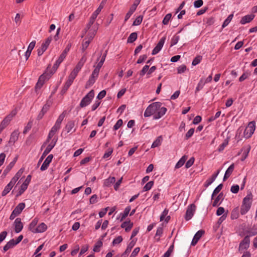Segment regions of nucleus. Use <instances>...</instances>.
Here are the masks:
<instances>
[{
    "label": "nucleus",
    "instance_id": "obj_40",
    "mask_svg": "<svg viewBox=\"0 0 257 257\" xmlns=\"http://www.w3.org/2000/svg\"><path fill=\"white\" fill-rule=\"evenodd\" d=\"M103 7L104 5L102 4V2H101V3L100 4L98 8L92 14L91 16L96 19L98 15L99 14L102 9L103 8Z\"/></svg>",
    "mask_w": 257,
    "mask_h": 257
},
{
    "label": "nucleus",
    "instance_id": "obj_32",
    "mask_svg": "<svg viewBox=\"0 0 257 257\" xmlns=\"http://www.w3.org/2000/svg\"><path fill=\"white\" fill-rule=\"evenodd\" d=\"M16 245L15 240L14 239H12L4 246V251L5 252Z\"/></svg>",
    "mask_w": 257,
    "mask_h": 257
},
{
    "label": "nucleus",
    "instance_id": "obj_52",
    "mask_svg": "<svg viewBox=\"0 0 257 257\" xmlns=\"http://www.w3.org/2000/svg\"><path fill=\"white\" fill-rule=\"evenodd\" d=\"M65 116V112H63L59 116L58 118H57V119L55 123L57 124V125H59L61 126V124L63 120L64 119Z\"/></svg>",
    "mask_w": 257,
    "mask_h": 257
},
{
    "label": "nucleus",
    "instance_id": "obj_14",
    "mask_svg": "<svg viewBox=\"0 0 257 257\" xmlns=\"http://www.w3.org/2000/svg\"><path fill=\"white\" fill-rule=\"evenodd\" d=\"M53 156L52 154L49 155L44 161L42 164L40 170L44 171L47 170L49 166L50 163L52 162Z\"/></svg>",
    "mask_w": 257,
    "mask_h": 257
},
{
    "label": "nucleus",
    "instance_id": "obj_27",
    "mask_svg": "<svg viewBox=\"0 0 257 257\" xmlns=\"http://www.w3.org/2000/svg\"><path fill=\"white\" fill-rule=\"evenodd\" d=\"M95 19H96V18H94L92 16H91L89 21L88 23L87 24L86 27L84 30V33H83V35L81 36L82 38H83L85 34L86 33L87 31L90 28L91 26L93 24Z\"/></svg>",
    "mask_w": 257,
    "mask_h": 257
},
{
    "label": "nucleus",
    "instance_id": "obj_29",
    "mask_svg": "<svg viewBox=\"0 0 257 257\" xmlns=\"http://www.w3.org/2000/svg\"><path fill=\"white\" fill-rule=\"evenodd\" d=\"M131 210V206H127L124 209V210L123 212L120 213L119 214V217L120 218V221H122L129 214L130 211Z\"/></svg>",
    "mask_w": 257,
    "mask_h": 257
},
{
    "label": "nucleus",
    "instance_id": "obj_30",
    "mask_svg": "<svg viewBox=\"0 0 257 257\" xmlns=\"http://www.w3.org/2000/svg\"><path fill=\"white\" fill-rule=\"evenodd\" d=\"M19 135L18 131H15L13 132L11 135L9 143L14 144L18 139Z\"/></svg>",
    "mask_w": 257,
    "mask_h": 257
},
{
    "label": "nucleus",
    "instance_id": "obj_64",
    "mask_svg": "<svg viewBox=\"0 0 257 257\" xmlns=\"http://www.w3.org/2000/svg\"><path fill=\"white\" fill-rule=\"evenodd\" d=\"M194 133V129L193 128H190L187 132V133L186 134V135H185L186 139L187 140L189 138H191L193 136Z\"/></svg>",
    "mask_w": 257,
    "mask_h": 257
},
{
    "label": "nucleus",
    "instance_id": "obj_31",
    "mask_svg": "<svg viewBox=\"0 0 257 257\" xmlns=\"http://www.w3.org/2000/svg\"><path fill=\"white\" fill-rule=\"evenodd\" d=\"M245 232L248 234L247 235H248L249 237L257 234V226L254 225L252 227H250V229L246 230Z\"/></svg>",
    "mask_w": 257,
    "mask_h": 257
},
{
    "label": "nucleus",
    "instance_id": "obj_57",
    "mask_svg": "<svg viewBox=\"0 0 257 257\" xmlns=\"http://www.w3.org/2000/svg\"><path fill=\"white\" fill-rule=\"evenodd\" d=\"M122 120L121 119H118L113 126V130L115 131L117 130L122 125Z\"/></svg>",
    "mask_w": 257,
    "mask_h": 257
},
{
    "label": "nucleus",
    "instance_id": "obj_28",
    "mask_svg": "<svg viewBox=\"0 0 257 257\" xmlns=\"http://www.w3.org/2000/svg\"><path fill=\"white\" fill-rule=\"evenodd\" d=\"M25 207V204L24 203H20L14 209V211L16 213V215H19Z\"/></svg>",
    "mask_w": 257,
    "mask_h": 257
},
{
    "label": "nucleus",
    "instance_id": "obj_24",
    "mask_svg": "<svg viewBox=\"0 0 257 257\" xmlns=\"http://www.w3.org/2000/svg\"><path fill=\"white\" fill-rule=\"evenodd\" d=\"M250 150V147L249 146L243 147L241 150L242 151H243V153L240 159L241 161H244L246 159V158L247 157L248 155Z\"/></svg>",
    "mask_w": 257,
    "mask_h": 257
},
{
    "label": "nucleus",
    "instance_id": "obj_51",
    "mask_svg": "<svg viewBox=\"0 0 257 257\" xmlns=\"http://www.w3.org/2000/svg\"><path fill=\"white\" fill-rule=\"evenodd\" d=\"M202 59V57L200 55L197 56L192 61V65L196 66L200 63Z\"/></svg>",
    "mask_w": 257,
    "mask_h": 257
},
{
    "label": "nucleus",
    "instance_id": "obj_50",
    "mask_svg": "<svg viewBox=\"0 0 257 257\" xmlns=\"http://www.w3.org/2000/svg\"><path fill=\"white\" fill-rule=\"evenodd\" d=\"M91 42V41L88 39H87V38H85L83 40V42L82 43V52H84L85 51V50L87 48V47H88L90 43Z\"/></svg>",
    "mask_w": 257,
    "mask_h": 257
},
{
    "label": "nucleus",
    "instance_id": "obj_23",
    "mask_svg": "<svg viewBox=\"0 0 257 257\" xmlns=\"http://www.w3.org/2000/svg\"><path fill=\"white\" fill-rule=\"evenodd\" d=\"M234 169V165L233 163L231 164L226 170L223 179V181L226 180L229 177V176L231 175Z\"/></svg>",
    "mask_w": 257,
    "mask_h": 257
},
{
    "label": "nucleus",
    "instance_id": "obj_26",
    "mask_svg": "<svg viewBox=\"0 0 257 257\" xmlns=\"http://www.w3.org/2000/svg\"><path fill=\"white\" fill-rule=\"evenodd\" d=\"M73 80L68 77V80L65 82L62 90H61V93L62 94H64L66 93V92L68 89L69 87L71 85L73 82Z\"/></svg>",
    "mask_w": 257,
    "mask_h": 257
},
{
    "label": "nucleus",
    "instance_id": "obj_20",
    "mask_svg": "<svg viewBox=\"0 0 257 257\" xmlns=\"http://www.w3.org/2000/svg\"><path fill=\"white\" fill-rule=\"evenodd\" d=\"M121 227L124 228L126 232L130 231L133 226V223L130 220L124 221L121 224Z\"/></svg>",
    "mask_w": 257,
    "mask_h": 257
},
{
    "label": "nucleus",
    "instance_id": "obj_11",
    "mask_svg": "<svg viewBox=\"0 0 257 257\" xmlns=\"http://www.w3.org/2000/svg\"><path fill=\"white\" fill-rule=\"evenodd\" d=\"M166 38L165 37L161 38L158 43L152 51V54L154 55L158 54L162 49L163 46L165 43Z\"/></svg>",
    "mask_w": 257,
    "mask_h": 257
},
{
    "label": "nucleus",
    "instance_id": "obj_17",
    "mask_svg": "<svg viewBox=\"0 0 257 257\" xmlns=\"http://www.w3.org/2000/svg\"><path fill=\"white\" fill-rule=\"evenodd\" d=\"M204 233V231L202 230L198 231L194 236V237L191 242V245L193 246L195 245Z\"/></svg>",
    "mask_w": 257,
    "mask_h": 257
},
{
    "label": "nucleus",
    "instance_id": "obj_2",
    "mask_svg": "<svg viewBox=\"0 0 257 257\" xmlns=\"http://www.w3.org/2000/svg\"><path fill=\"white\" fill-rule=\"evenodd\" d=\"M252 202V194L249 193L243 199L240 207V213L241 215L245 214L250 209Z\"/></svg>",
    "mask_w": 257,
    "mask_h": 257
},
{
    "label": "nucleus",
    "instance_id": "obj_21",
    "mask_svg": "<svg viewBox=\"0 0 257 257\" xmlns=\"http://www.w3.org/2000/svg\"><path fill=\"white\" fill-rule=\"evenodd\" d=\"M138 5L137 4H133L131 8H130V10L128 12L126 13L125 18H124V22H126L131 17L132 14L135 12L136 11Z\"/></svg>",
    "mask_w": 257,
    "mask_h": 257
},
{
    "label": "nucleus",
    "instance_id": "obj_34",
    "mask_svg": "<svg viewBox=\"0 0 257 257\" xmlns=\"http://www.w3.org/2000/svg\"><path fill=\"white\" fill-rule=\"evenodd\" d=\"M49 108V105L45 104L43 106L41 112L38 115V119H41L42 118L44 114L46 113Z\"/></svg>",
    "mask_w": 257,
    "mask_h": 257
},
{
    "label": "nucleus",
    "instance_id": "obj_38",
    "mask_svg": "<svg viewBox=\"0 0 257 257\" xmlns=\"http://www.w3.org/2000/svg\"><path fill=\"white\" fill-rule=\"evenodd\" d=\"M138 35L136 32L131 33L127 38V42L129 43H132L135 41L137 39Z\"/></svg>",
    "mask_w": 257,
    "mask_h": 257
},
{
    "label": "nucleus",
    "instance_id": "obj_35",
    "mask_svg": "<svg viewBox=\"0 0 257 257\" xmlns=\"http://www.w3.org/2000/svg\"><path fill=\"white\" fill-rule=\"evenodd\" d=\"M115 181V178L114 177H109L107 179H105L104 182V186L106 187L110 186L111 184L114 183Z\"/></svg>",
    "mask_w": 257,
    "mask_h": 257
},
{
    "label": "nucleus",
    "instance_id": "obj_62",
    "mask_svg": "<svg viewBox=\"0 0 257 257\" xmlns=\"http://www.w3.org/2000/svg\"><path fill=\"white\" fill-rule=\"evenodd\" d=\"M113 152V149L112 148H109L108 151L104 153L103 156V159H107L108 158Z\"/></svg>",
    "mask_w": 257,
    "mask_h": 257
},
{
    "label": "nucleus",
    "instance_id": "obj_1",
    "mask_svg": "<svg viewBox=\"0 0 257 257\" xmlns=\"http://www.w3.org/2000/svg\"><path fill=\"white\" fill-rule=\"evenodd\" d=\"M162 104L160 102H155L150 104L144 112V116L148 117L154 115V119L157 120L161 118L165 114L167 110L166 107H162Z\"/></svg>",
    "mask_w": 257,
    "mask_h": 257
},
{
    "label": "nucleus",
    "instance_id": "obj_42",
    "mask_svg": "<svg viewBox=\"0 0 257 257\" xmlns=\"http://www.w3.org/2000/svg\"><path fill=\"white\" fill-rule=\"evenodd\" d=\"M233 17V14L229 15L227 18L224 20L223 24L222 25V28H224L230 23Z\"/></svg>",
    "mask_w": 257,
    "mask_h": 257
},
{
    "label": "nucleus",
    "instance_id": "obj_60",
    "mask_svg": "<svg viewBox=\"0 0 257 257\" xmlns=\"http://www.w3.org/2000/svg\"><path fill=\"white\" fill-rule=\"evenodd\" d=\"M239 189L238 185H234L231 187L230 191L234 194L237 193Z\"/></svg>",
    "mask_w": 257,
    "mask_h": 257
},
{
    "label": "nucleus",
    "instance_id": "obj_13",
    "mask_svg": "<svg viewBox=\"0 0 257 257\" xmlns=\"http://www.w3.org/2000/svg\"><path fill=\"white\" fill-rule=\"evenodd\" d=\"M107 51H106L102 55V56L100 57V60H99V58L97 59V61H99L98 62L96 66L94 68V70L95 72H97L98 73H99V71L101 67L102 66L105 60V58L107 55Z\"/></svg>",
    "mask_w": 257,
    "mask_h": 257
},
{
    "label": "nucleus",
    "instance_id": "obj_58",
    "mask_svg": "<svg viewBox=\"0 0 257 257\" xmlns=\"http://www.w3.org/2000/svg\"><path fill=\"white\" fill-rule=\"evenodd\" d=\"M122 237L121 236H118L117 237L115 238L112 241L113 245H116L117 244L120 243L122 241Z\"/></svg>",
    "mask_w": 257,
    "mask_h": 257
},
{
    "label": "nucleus",
    "instance_id": "obj_19",
    "mask_svg": "<svg viewBox=\"0 0 257 257\" xmlns=\"http://www.w3.org/2000/svg\"><path fill=\"white\" fill-rule=\"evenodd\" d=\"M75 126V121L73 120L68 121L67 123L65 130L67 132V133H69L73 131V132H74L76 131V129L74 128Z\"/></svg>",
    "mask_w": 257,
    "mask_h": 257
},
{
    "label": "nucleus",
    "instance_id": "obj_5",
    "mask_svg": "<svg viewBox=\"0 0 257 257\" xmlns=\"http://www.w3.org/2000/svg\"><path fill=\"white\" fill-rule=\"evenodd\" d=\"M255 130V122L253 121L249 122L244 131V137L246 139L250 138L254 133Z\"/></svg>",
    "mask_w": 257,
    "mask_h": 257
},
{
    "label": "nucleus",
    "instance_id": "obj_3",
    "mask_svg": "<svg viewBox=\"0 0 257 257\" xmlns=\"http://www.w3.org/2000/svg\"><path fill=\"white\" fill-rule=\"evenodd\" d=\"M94 96V91L93 90H91L82 99L80 103V106L81 107L87 106L90 104Z\"/></svg>",
    "mask_w": 257,
    "mask_h": 257
},
{
    "label": "nucleus",
    "instance_id": "obj_47",
    "mask_svg": "<svg viewBox=\"0 0 257 257\" xmlns=\"http://www.w3.org/2000/svg\"><path fill=\"white\" fill-rule=\"evenodd\" d=\"M163 228L162 227H158L157 228L156 233L155 234V238H156V239L157 241H159L160 240V237L163 234Z\"/></svg>",
    "mask_w": 257,
    "mask_h": 257
},
{
    "label": "nucleus",
    "instance_id": "obj_25",
    "mask_svg": "<svg viewBox=\"0 0 257 257\" xmlns=\"http://www.w3.org/2000/svg\"><path fill=\"white\" fill-rule=\"evenodd\" d=\"M47 229V226L44 223H40L34 231V233H42L45 231Z\"/></svg>",
    "mask_w": 257,
    "mask_h": 257
},
{
    "label": "nucleus",
    "instance_id": "obj_10",
    "mask_svg": "<svg viewBox=\"0 0 257 257\" xmlns=\"http://www.w3.org/2000/svg\"><path fill=\"white\" fill-rule=\"evenodd\" d=\"M50 76V75H48L47 72H45L43 73L42 75H41L39 77L38 81L36 85V90H37L38 89H40L44 84L46 79H49Z\"/></svg>",
    "mask_w": 257,
    "mask_h": 257
},
{
    "label": "nucleus",
    "instance_id": "obj_18",
    "mask_svg": "<svg viewBox=\"0 0 257 257\" xmlns=\"http://www.w3.org/2000/svg\"><path fill=\"white\" fill-rule=\"evenodd\" d=\"M254 15L253 14L247 15L241 19L240 23L241 25H245L250 22L254 19Z\"/></svg>",
    "mask_w": 257,
    "mask_h": 257
},
{
    "label": "nucleus",
    "instance_id": "obj_37",
    "mask_svg": "<svg viewBox=\"0 0 257 257\" xmlns=\"http://www.w3.org/2000/svg\"><path fill=\"white\" fill-rule=\"evenodd\" d=\"M80 71V69L75 67L73 69V70L72 71V72L70 74L68 77H69L70 78H71L74 80L75 79V78L76 77L78 73H79V72Z\"/></svg>",
    "mask_w": 257,
    "mask_h": 257
},
{
    "label": "nucleus",
    "instance_id": "obj_8",
    "mask_svg": "<svg viewBox=\"0 0 257 257\" xmlns=\"http://www.w3.org/2000/svg\"><path fill=\"white\" fill-rule=\"evenodd\" d=\"M51 41L52 38L49 37L45 40V42H44L42 44L41 46L37 50L38 55L39 56H41L44 53V52L47 49Z\"/></svg>",
    "mask_w": 257,
    "mask_h": 257
},
{
    "label": "nucleus",
    "instance_id": "obj_36",
    "mask_svg": "<svg viewBox=\"0 0 257 257\" xmlns=\"http://www.w3.org/2000/svg\"><path fill=\"white\" fill-rule=\"evenodd\" d=\"M187 157L185 156H184L181 157V158L178 161V162L176 163L175 165V168L178 169L181 167L185 163V161H186Z\"/></svg>",
    "mask_w": 257,
    "mask_h": 257
},
{
    "label": "nucleus",
    "instance_id": "obj_63",
    "mask_svg": "<svg viewBox=\"0 0 257 257\" xmlns=\"http://www.w3.org/2000/svg\"><path fill=\"white\" fill-rule=\"evenodd\" d=\"M186 70V66L185 65H182L178 67L177 72L179 74H182L184 73Z\"/></svg>",
    "mask_w": 257,
    "mask_h": 257
},
{
    "label": "nucleus",
    "instance_id": "obj_39",
    "mask_svg": "<svg viewBox=\"0 0 257 257\" xmlns=\"http://www.w3.org/2000/svg\"><path fill=\"white\" fill-rule=\"evenodd\" d=\"M86 60V57L85 55L83 56L75 67L81 70Z\"/></svg>",
    "mask_w": 257,
    "mask_h": 257
},
{
    "label": "nucleus",
    "instance_id": "obj_56",
    "mask_svg": "<svg viewBox=\"0 0 257 257\" xmlns=\"http://www.w3.org/2000/svg\"><path fill=\"white\" fill-rule=\"evenodd\" d=\"M143 21V17L140 16L138 17L134 21L133 25L138 26L140 25Z\"/></svg>",
    "mask_w": 257,
    "mask_h": 257
},
{
    "label": "nucleus",
    "instance_id": "obj_7",
    "mask_svg": "<svg viewBox=\"0 0 257 257\" xmlns=\"http://www.w3.org/2000/svg\"><path fill=\"white\" fill-rule=\"evenodd\" d=\"M196 206L194 204L189 205L186 211L185 219L186 220L188 221L190 220L195 212Z\"/></svg>",
    "mask_w": 257,
    "mask_h": 257
},
{
    "label": "nucleus",
    "instance_id": "obj_4",
    "mask_svg": "<svg viewBox=\"0 0 257 257\" xmlns=\"http://www.w3.org/2000/svg\"><path fill=\"white\" fill-rule=\"evenodd\" d=\"M16 114V111L15 110L12 111L11 113L8 115L4 120L1 122L0 124V134L5 128L9 124L10 121L12 120L13 118Z\"/></svg>",
    "mask_w": 257,
    "mask_h": 257
},
{
    "label": "nucleus",
    "instance_id": "obj_46",
    "mask_svg": "<svg viewBox=\"0 0 257 257\" xmlns=\"http://www.w3.org/2000/svg\"><path fill=\"white\" fill-rule=\"evenodd\" d=\"M239 216V210L238 208L236 207L233 209L231 212V218L232 219H236Z\"/></svg>",
    "mask_w": 257,
    "mask_h": 257
},
{
    "label": "nucleus",
    "instance_id": "obj_45",
    "mask_svg": "<svg viewBox=\"0 0 257 257\" xmlns=\"http://www.w3.org/2000/svg\"><path fill=\"white\" fill-rule=\"evenodd\" d=\"M14 165L15 164H14V163H10V164L6 167L5 169L4 170L3 176H6L13 168Z\"/></svg>",
    "mask_w": 257,
    "mask_h": 257
},
{
    "label": "nucleus",
    "instance_id": "obj_48",
    "mask_svg": "<svg viewBox=\"0 0 257 257\" xmlns=\"http://www.w3.org/2000/svg\"><path fill=\"white\" fill-rule=\"evenodd\" d=\"M179 39H180L179 36H178L176 35L173 36L171 40L170 47H172V46L175 45L176 44H177V43L178 42Z\"/></svg>",
    "mask_w": 257,
    "mask_h": 257
},
{
    "label": "nucleus",
    "instance_id": "obj_44",
    "mask_svg": "<svg viewBox=\"0 0 257 257\" xmlns=\"http://www.w3.org/2000/svg\"><path fill=\"white\" fill-rule=\"evenodd\" d=\"M162 140V139L161 136L158 137L152 144L151 148H155L160 146L161 144Z\"/></svg>",
    "mask_w": 257,
    "mask_h": 257
},
{
    "label": "nucleus",
    "instance_id": "obj_55",
    "mask_svg": "<svg viewBox=\"0 0 257 257\" xmlns=\"http://www.w3.org/2000/svg\"><path fill=\"white\" fill-rule=\"evenodd\" d=\"M96 33V30H94L93 31L89 32L87 36V39L90 40L91 41L92 39H93L94 36L95 35Z\"/></svg>",
    "mask_w": 257,
    "mask_h": 257
},
{
    "label": "nucleus",
    "instance_id": "obj_22",
    "mask_svg": "<svg viewBox=\"0 0 257 257\" xmlns=\"http://www.w3.org/2000/svg\"><path fill=\"white\" fill-rule=\"evenodd\" d=\"M223 200V193L221 192L218 194V195L214 199V200L212 203V206L213 207H216V206H219Z\"/></svg>",
    "mask_w": 257,
    "mask_h": 257
},
{
    "label": "nucleus",
    "instance_id": "obj_43",
    "mask_svg": "<svg viewBox=\"0 0 257 257\" xmlns=\"http://www.w3.org/2000/svg\"><path fill=\"white\" fill-rule=\"evenodd\" d=\"M13 186L8 183L7 186L5 187L4 190L2 193V196H5L7 195L10 191L11 190Z\"/></svg>",
    "mask_w": 257,
    "mask_h": 257
},
{
    "label": "nucleus",
    "instance_id": "obj_33",
    "mask_svg": "<svg viewBox=\"0 0 257 257\" xmlns=\"http://www.w3.org/2000/svg\"><path fill=\"white\" fill-rule=\"evenodd\" d=\"M38 222V219L35 218L29 224V229L31 230L33 233H34V231L36 229V226Z\"/></svg>",
    "mask_w": 257,
    "mask_h": 257
},
{
    "label": "nucleus",
    "instance_id": "obj_53",
    "mask_svg": "<svg viewBox=\"0 0 257 257\" xmlns=\"http://www.w3.org/2000/svg\"><path fill=\"white\" fill-rule=\"evenodd\" d=\"M153 185H154L153 181H149L143 187V191H148L150 190L153 187Z\"/></svg>",
    "mask_w": 257,
    "mask_h": 257
},
{
    "label": "nucleus",
    "instance_id": "obj_41",
    "mask_svg": "<svg viewBox=\"0 0 257 257\" xmlns=\"http://www.w3.org/2000/svg\"><path fill=\"white\" fill-rule=\"evenodd\" d=\"M205 84V82H204L203 79L202 78H201L199 80V81L196 87L195 91V93H197L198 92H199L200 90H201L203 88Z\"/></svg>",
    "mask_w": 257,
    "mask_h": 257
},
{
    "label": "nucleus",
    "instance_id": "obj_15",
    "mask_svg": "<svg viewBox=\"0 0 257 257\" xmlns=\"http://www.w3.org/2000/svg\"><path fill=\"white\" fill-rule=\"evenodd\" d=\"M15 231L16 233L21 232L23 228V225L20 218H17L14 221Z\"/></svg>",
    "mask_w": 257,
    "mask_h": 257
},
{
    "label": "nucleus",
    "instance_id": "obj_54",
    "mask_svg": "<svg viewBox=\"0 0 257 257\" xmlns=\"http://www.w3.org/2000/svg\"><path fill=\"white\" fill-rule=\"evenodd\" d=\"M172 17L171 14H167L163 20V24L165 25H167L168 24L171 18Z\"/></svg>",
    "mask_w": 257,
    "mask_h": 257
},
{
    "label": "nucleus",
    "instance_id": "obj_12",
    "mask_svg": "<svg viewBox=\"0 0 257 257\" xmlns=\"http://www.w3.org/2000/svg\"><path fill=\"white\" fill-rule=\"evenodd\" d=\"M250 244V239L248 235L244 237L243 239L240 242L239 246V250H244L247 249Z\"/></svg>",
    "mask_w": 257,
    "mask_h": 257
},
{
    "label": "nucleus",
    "instance_id": "obj_9",
    "mask_svg": "<svg viewBox=\"0 0 257 257\" xmlns=\"http://www.w3.org/2000/svg\"><path fill=\"white\" fill-rule=\"evenodd\" d=\"M99 75V73L95 72L94 71H93L91 75L89 78L88 80L87 81L86 85H85V88H88L90 87L96 81L98 76Z\"/></svg>",
    "mask_w": 257,
    "mask_h": 257
},
{
    "label": "nucleus",
    "instance_id": "obj_16",
    "mask_svg": "<svg viewBox=\"0 0 257 257\" xmlns=\"http://www.w3.org/2000/svg\"><path fill=\"white\" fill-rule=\"evenodd\" d=\"M60 127H61V126H60L59 125H57V124L55 123L54 126L51 128V129L49 133V135L48 136V139H47L48 141H49L50 139H51L53 138V137L55 135V134L59 130Z\"/></svg>",
    "mask_w": 257,
    "mask_h": 257
},
{
    "label": "nucleus",
    "instance_id": "obj_61",
    "mask_svg": "<svg viewBox=\"0 0 257 257\" xmlns=\"http://www.w3.org/2000/svg\"><path fill=\"white\" fill-rule=\"evenodd\" d=\"M194 162V158L193 157H191L186 163L185 167L186 168H190L193 164Z\"/></svg>",
    "mask_w": 257,
    "mask_h": 257
},
{
    "label": "nucleus",
    "instance_id": "obj_49",
    "mask_svg": "<svg viewBox=\"0 0 257 257\" xmlns=\"http://www.w3.org/2000/svg\"><path fill=\"white\" fill-rule=\"evenodd\" d=\"M203 22L209 26L212 25L214 22V19L212 17H206L204 19Z\"/></svg>",
    "mask_w": 257,
    "mask_h": 257
},
{
    "label": "nucleus",
    "instance_id": "obj_59",
    "mask_svg": "<svg viewBox=\"0 0 257 257\" xmlns=\"http://www.w3.org/2000/svg\"><path fill=\"white\" fill-rule=\"evenodd\" d=\"M149 69V66L148 65H146L144 66L142 70L140 71V75L141 76H143L145 74L148 72Z\"/></svg>",
    "mask_w": 257,
    "mask_h": 257
},
{
    "label": "nucleus",
    "instance_id": "obj_6",
    "mask_svg": "<svg viewBox=\"0 0 257 257\" xmlns=\"http://www.w3.org/2000/svg\"><path fill=\"white\" fill-rule=\"evenodd\" d=\"M57 139H53L51 143L48 145L43 152L42 155L38 161V165H39L43 161L44 158L52 150L56 145Z\"/></svg>",
    "mask_w": 257,
    "mask_h": 257
}]
</instances>
